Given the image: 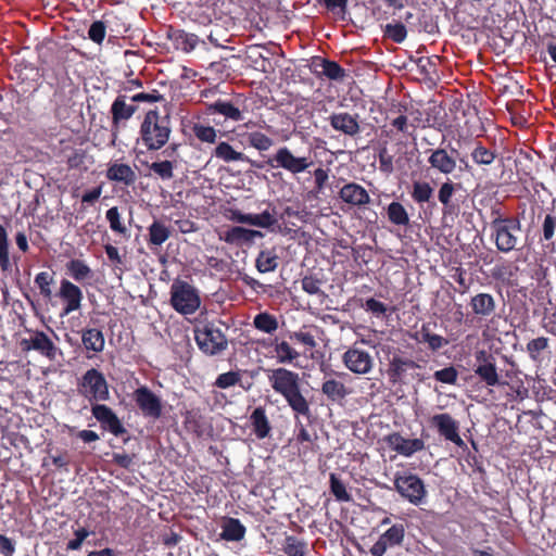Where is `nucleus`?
<instances>
[{"label":"nucleus","instance_id":"473e14b6","mask_svg":"<svg viewBox=\"0 0 556 556\" xmlns=\"http://www.w3.org/2000/svg\"><path fill=\"white\" fill-rule=\"evenodd\" d=\"M278 265L279 257L274 249H265L260 251L255 260V267L261 274L275 271Z\"/></svg>","mask_w":556,"mask_h":556},{"label":"nucleus","instance_id":"6e6d98bb","mask_svg":"<svg viewBox=\"0 0 556 556\" xmlns=\"http://www.w3.org/2000/svg\"><path fill=\"white\" fill-rule=\"evenodd\" d=\"M384 33L397 43L403 42L407 36L406 27L402 23L387 24Z\"/></svg>","mask_w":556,"mask_h":556},{"label":"nucleus","instance_id":"9d476101","mask_svg":"<svg viewBox=\"0 0 556 556\" xmlns=\"http://www.w3.org/2000/svg\"><path fill=\"white\" fill-rule=\"evenodd\" d=\"M267 164L273 168L280 167L292 175H298L307 170L313 165V161L309 156H295L290 149L281 147L267 161Z\"/></svg>","mask_w":556,"mask_h":556},{"label":"nucleus","instance_id":"4be33fe9","mask_svg":"<svg viewBox=\"0 0 556 556\" xmlns=\"http://www.w3.org/2000/svg\"><path fill=\"white\" fill-rule=\"evenodd\" d=\"M21 344L24 351L35 350L49 359L55 358L56 346L43 331H36L30 339H24Z\"/></svg>","mask_w":556,"mask_h":556},{"label":"nucleus","instance_id":"aec40b11","mask_svg":"<svg viewBox=\"0 0 556 556\" xmlns=\"http://www.w3.org/2000/svg\"><path fill=\"white\" fill-rule=\"evenodd\" d=\"M469 306L476 317L480 320H486L495 315L497 303L492 294L479 292L471 296Z\"/></svg>","mask_w":556,"mask_h":556},{"label":"nucleus","instance_id":"13d9d810","mask_svg":"<svg viewBox=\"0 0 556 556\" xmlns=\"http://www.w3.org/2000/svg\"><path fill=\"white\" fill-rule=\"evenodd\" d=\"M193 132L195 137L203 142L213 143L216 140V130L212 126L195 124L193 126Z\"/></svg>","mask_w":556,"mask_h":556},{"label":"nucleus","instance_id":"a19ab883","mask_svg":"<svg viewBox=\"0 0 556 556\" xmlns=\"http://www.w3.org/2000/svg\"><path fill=\"white\" fill-rule=\"evenodd\" d=\"M214 155L227 163L248 160L243 153L236 151L227 142L218 143L214 150Z\"/></svg>","mask_w":556,"mask_h":556},{"label":"nucleus","instance_id":"f257e3e1","mask_svg":"<svg viewBox=\"0 0 556 556\" xmlns=\"http://www.w3.org/2000/svg\"><path fill=\"white\" fill-rule=\"evenodd\" d=\"M267 378L273 390L281 395L294 414V417H312L311 405L301 390L300 375L285 367L267 370Z\"/></svg>","mask_w":556,"mask_h":556},{"label":"nucleus","instance_id":"7ed1b4c3","mask_svg":"<svg viewBox=\"0 0 556 556\" xmlns=\"http://www.w3.org/2000/svg\"><path fill=\"white\" fill-rule=\"evenodd\" d=\"M194 341L199 350L206 356H216L228 348V339L215 321H200L193 329Z\"/></svg>","mask_w":556,"mask_h":556},{"label":"nucleus","instance_id":"c03bdc74","mask_svg":"<svg viewBox=\"0 0 556 556\" xmlns=\"http://www.w3.org/2000/svg\"><path fill=\"white\" fill-rule=\"evenodd\" d=\"M174 42L177 49L184 52H191L198 45L199 38L194 34H189L182 30L175 33Z\"/></svg>","mask_w":556,"mask_h":556},{"label":"nucleus","instance_id":"680f3d73","mask_svg":"<svg viewBox=\"0 0 556 556\" xmlns=\"http://www.w3.org/2000/svg\"><path fill=\"white\" fill-rule=\"evenodd\" d=\"M295 418V441L299 444H312L313 443V435L309 433V431L306 429V427L302 424V421L299 419V417Z\"/></svg>","mask_w":556,"mask_h":556},{"label":"nucleus","instance_id":"39448f33","mask_svg":"<svg viewBox=\"0 0 556 556\" xmlns=\"http://www.w3.org/2000/svg\"><path fill=\"white\" fill-rule=\"evenodd\" d=\"M170 304L182 314L191 315L200 307L201 300L197 290L182 280L175 281L170 287Z\"/></svg>","mask_w":556,"mask_h":556},{"label":"nucleus","instance_id":"a18cd8bd","mask_svg":"<svg viewBox=\"0 0 556 556\" xmlns=\"http://www.w3.org/2000/svg\"><path fill=\"white\" fill-rule=\"evenodd\" d=\"M11 267L7 228L5 226L0 225V269L3 273H7L11 270Z\"/></svg>","mask_w":556,"mask_h":556},{"label":"nucleus","instance_id":"b1692460","mask_svg":"<svg viewBox=\"0 0 556 556\" xmlns=\"http://www.w3.org/2000/svg\"><path fill=\"white\" fill-rule=\"evenodd\" d=\"M331 127L346 136L354 137L359 130V124L357 122V115H351L349 113H333L329 117Z\"/></svg>","mask_w":556,"mask_h":556},{"label":"nucleus","instance_id":"e433bc0d","mask_svg":"<svg viewBox=\"0 0 556 556\" xmlns=\"http://www.w3.org/2000/svg\"><path fill=\"white\" fill-rule=\"evenodd\" d=\"M70 276L77 282L91 280L93 277L92 269L81 260L74 258L66 264Z\"/></svg>","mask_w":556,"mask_h":556},{"label":"nucleus","instance_id":"338daca9","mask_svg":"<svg viewBox=\"0 0 556 556\" xmlns=\"http://www.w3.org/2000/svg\"><path fill=\"white\" fill-rule=\"evenodd\" d=\"M106 218L112 230L122 235L127 232L126 227L121 222L118 211H106Z\"/></svg>","mask_w":556,"mask_h":556},{"label":"nucleus","instance_id":"0e129e2a","mask_svg":"<svg viewBox=\"0 0 556 556\" xmlns=\"http://www.w3.org/2000/svg\"><path fill=\"white\" fill-rule=\"evenodd\" d=\"M466 274L467 273L463 267H453L451 269L450 276L459 285L462 293L469 289V282L466 279Z\"/></svg>","mask_w":556,"mask_h":556},{"label":"nucleus","instance_id":"20e7f679","mask_svg":"<svg viewBox=\"0 0 556 556\" xmlns=\"http://www.w3.org/2000/svg\"><path fill=\"white\" fill-rule=\"evenodd\" d=\"M77 391L91 406L110 399L108 381L97 368H90L81 376L77 382Z\"/></svg>","mask_w":556,"mask_h":556},{"label":"nucleus","instance_id":"423d86ee","mask_svg":"<svg viewBox=\"0 0 556 556\" xmlns=\"http://www.w3.org/2000/svg\"><path fill=\"white\" fill-rule=\"evenodd\" d=\"M394 490L413 505H420L426 495L427 490L424 481L415 473L397 472L394 477Z\"/></svg>","mask_w":556,"mask_h":556},{"label":"nucleus","instance_id":"79ce46f5","mask_svg":"<svg viewBox=\"0 0 556 556\" xmlns=\"http://www.w3.org/2000/svg\"><path fill=\"white\" fill-rule=\"evenodd\" d=\"M54 274L50 271H40L35 277V285L40 291V294L46 300L52 298V286L54 285Z\"/></svg>","mask_w":556,"mask_h":556},{"label":"nucleus","instance_id":"1a4fd4ad","mask_svg":"<svg viewBox=\"0 0 556 556\" xmlns=\"http://www.w3.org/2000/svg\"><path fill=\"white\" fill-rule=\"evenodd\" d=\"M459 152L454 148H437L429 150L428 164L431 169L444 176L459 177L457 157Z\"/></svg>","mask_w":556,"mask_h":556},{"label":"nucleus","instance_id":"f03ea898","mask_svg":"<svg viewBox=\"0 0 556 556\" xmlns=\"http://www.w3.org/2000/svg\"><path fill=\"white\" fill-rule=\"evenodd\" d=\"M170 132L169 116H162L156 110L149 111L140 126L141 139L148 150L163 148L167 143Z\"/></svg>","mask_w":556,"mask_h":556},{"label":"nucleus","instance_id":"6ab92c4d","mask_svg":"<svg viewBox=\"0 0 556 556\" xmlns=\"http://www.w3.org/2000/svg\"><path fill=\"white\" fill-rule=\"evenodd\" d=\"M320 392L327 402L332 405H342L351 390L332 375L325 376L320 386Z\"/></svg>","mask_w":556,"mask_h":556},{"label":"nucleus","instance_id":"0eeeda50","mask_svg":"<svg viewBox=\"0 0 556 556\" xmlns=\"http://www.w3.org/2000/svg\"><path fill=\"white\" fill-rule=\"evenodd\" d=\"M495 229L496 248L504 253L513 251L518 243V236L521 232L520 220L518 218H495L493 220Z\"/></svg>","mask_w":556,"mask_h":556},{"label":"nucleus","instance_id":"2eb2a0df","mask_svg":"<svg viewBox=\"0 0 556 556\" xmlns=\"http://www.w3.org/2000/svg\"><path fill=\"white\" fill-rule=\"evenodd\" d=\"M430 424L437 428L439 434L446 441L454 443L458 447L465 446V442L459 435V424L450 414H435L431 417Z\"/></svg>","mask_w":556,"mask_h":556},{"label":"nucleus","instance_id":"a211bd4d","mask_svg":"<svg viewBox=\"0 0 556 556\" xmlns=\"http://www.w3.org/2000/svg\"><path fill=\"white\" fill-rule=\"evenodd\" d=\"M386 442L389 447L397 454L410 457L415 453L425 450V442L422 439H405L400 432H392L386 437Z\"/></svg>","mask_w":556,"mask_h":556},{"label":"nucleus","instance_id":"09e8293b","mask_svg":"<svg viewBox=\"0 0 556 556\" xmlns=\"http://www.w3.org/2000/svg\"><path fill=\"white\" fill-rule=\"evenodd\" d=\"M248 142L258 151H266L274 144L271 138L260 131H253L249 134Z\"/></svg>","mask_w":556,"mask_h":556},{"label":"nucleus","instance_id":"49530a36","mask_svg":"<svg viewBox=\"0 0 556 556\" xmlns=\"http://www.w3.org/2000/svg\"><path fill=\"white\" fill-rule=\"evenodd\" d=\"M169 237L168 228L160 222H154L149 227V242L153 245H161Z\"/></svg>","mask_w":556,"mask_h":556},{"label":"nucleus","instance_id":"8fccbe9b","mask_svg":"<svg viewBox=\"0 0 556 556\" xmlns=\"http://www.w3.org/2000/svg\"><path fill=\"white\" fill-rule=\"evenodd\" d=\"M460 189H462L460 182H454L450 178H447V180L445 182H443L442 186L440 187L438 198L443 205H447L450 203V200H451L453 193L456 190H460Z\"/></svg>","mask_w":556,"mask_h":556},{"label":"nucleus","instance_id":"a878e982","mask_svg":"<svg viewBox=\"0 0 556 556\" xmlns=\"http://www.w3.org/2000/svg\"><path fill=\"white\" fill-rule=\"evenodd\" d=\"M340 198L351 205H364L369 202L367 190L358 184L350 182L340 190Z\"/></svg>","mask_w":556,"mask_h":556},{"label":"nucleus","instance_id":"f3484780","mask_svg":"<svg viewBox=\"0 0 556 556\" xmlns=\"http://www.w3.org/2000/svg\"><path fill=\"white\" fill-rule=\"evenodd\" d=\"M405 538V528L402 523H395L384 531L370 547L372 556H383L389 548L402 545Z\"/></svg>","mask_w":556,"mask_h":556},{"label":"nucleus","instance_id":"ddd939ff","mask_svg":"<svg viewBox=\"0 0 556 556\" xmlns=\"http://www.w3.org/2000/svg\"><path fill=\"white\" fill-rule=\"evenodd\" d=\"M132 400L146 418L159 419L162 416V401L147 386H141L132 392Z\"/></svg>","mask_w":556,"mask_h":556},{"label":"nucleus","instance_id":"de8ad7c7","mask_svg":"<svg viewBox=\"0 0 556 556\" xmlns=\"http://www.w3.org/2000/svg\"><path fill=\"white\" fill-rule=\"evenodd\" d=\"M318 66L321 67V74L333 80H341L345 76L344 70L336 62L319 60Z\"/></svg>","mask_w":556,"mask_h":556},{"label":"nucleus","instance_id":"4468645a","mask_svg":"<svg viewBox=\"0 0 556 556\" xmlns=\"http://www.w3.org/2000/svg\"><path fill=\"white\" fill-rule=\"evenodd\" d=\"M56 295L63 304L62 312L60 314L61 317H65L81 308L84 294L81 289L74 282L67 279H62Z\"/></svg>","mask_w":556,"mask_h":556},{"label":"nucleus","instance_id":"bb28decb","mask_svg":"<svg viewBox=\"0 0 556 556\" xmlns=\"http://www.w3.org/2000/svg\"><path fill=\"white\" fill-rule=\"evenodd\" d=\"M106 177L111 181L124 184L126 186L132 185L136 179V173L134 169L124 163H112L106 169Z\"/></svg>","mask_w":556,"mask_h":556},{"label":"nucleus","instance_id":"774afa93","mask_svg":"<svg viewBox=\"0 0 556 556\" xmlns=\"http://www.w3.org/2000/svg\"><path fill=\"white\" fill-rule=\"evenodd\" d=\"M556 229V217L552 215H546L543 223V238L546 241H551L554 237Z\"/></svg>","mask_w":556,"mask_h":556},{"label":"nucleus","instance_id":"c9c22d12","mask_svg":"<svg viewBox=\"0 0 556 556\" xmlns=\"http://www.w3.org/2000/svg\"><path fill=\"white\" fill-rule=\"evenodd\" d=\"M549 348V340L546 337H539L527 343V353L529 357L536 364L541 365L545 359L544 352Z\"/></svg>","mask_w":556,"mask_h":556},{"label":"nucleus","instance_id":"f704fd0d","mask_svg":"<svg viewBox=\"0 0 556 556\" xmlns=\"http://www.w3.org/2000/svg\"><path fill=\"white\" fill-rule=\"evenodd\" d=\"M255 236H261V232L235 226L227 229L223 238L230 244H241L252 241Z\"/></svg>","mask_w":556,"mask_h":556},{"label":"nucleus","instance_id":"37998d69","mask_svg":"<svg viewBox=\"0 0 556 556\" xmlns=\"http://www.w3.org/2000/svg\"><path fill=\"white\" fill-rule=\"evenodd\" d=\"M330 492L338 502H351L352 496L348 492L343 481L336 475L330 473L329 476Z\"/></svg>","mask_w":556,"mask_h":556},{"label":"nucleus","instance_id":"4c0bfd02","mask_svg":"<svg viewBox=\"0 0 556 556\" xmlns=\"http://www.w3.org/2000/svg\"><path fill=\"white\" fill-rule=\"evenodd\" d=\"M238 220L258 227H271L277 223L276 217L269 214V211H263L261 214H238Z\"/></svg>","mask_w":556,"mask_h":556},{"label":"nucleus","instance_id":"393cba45","mask_svg":"<svg viewBox=\"0 0 556 556\" xmlns=\"http://www.w3.org/2000/svg\"><path fill=\"white\" fill-rule=\"evenodd\" d=\"M250 424L253 433L258 440H263L270 434L271 425L266 415V409L264 406H257L254 408L250 415Z\"/></svg>","mask_w":556,"mask_h":556},{"label":"nucleus","instance_id":"2f4dec72","mask_svg":"<svg viewBox=\"0 0 556 556\" xmlns=\"http://www.w3.org/2000/svg\"><path fill=\"white\" fill-rule=\"evenodd\" d=\"M271 346L279 364H293L301 355L289 342L278 338L274 339Z\"/></svg>","mask_w":556,"mask_h":556},{"label":"nucleus","instance_id":"864d4df0","mask_svg":"<svg viewBox=\"0 0 556 556\" xmlns=\"http://www.w3.org/2000/svg\"><path fill=\"white\" fill-rule=\"evenodd\" d=\"M240 380H241L240 372L228 371V372L220 374L216 378L214 386L219 389H227V388L236 386L237 383L240 382Z\"/></svg>","mask_w":556,"mask_h":556},{"label":"nucleus","instance_id":"f8f14e48","mask_svg":"<svg viewBox=\"0 0 556 556\" xmlns=\"http://www.w3.org/2000/svg\"><path fill=\"white\" fill-rule=\"evenodd\" d=\"M342 363L351 372L361 376L369 374L374 368V358L370 353L356 344L342 354Z\"/></svg>","mask_w":556,"mask_h":556},{"label":"nucleus","instance_id":"412c9836","mask_svg":"<svg viewBox=\"0 0 556 556\" xmlns=\"http://www.w3.org/2000/svg\"><path fill=\"white\" fill-rule=\"evenodd\" d=\"M137 111V106L134 104L126 103V97L125 96H118L112 106H111V113H112V144H115V140L117 138V132L119 129V123L122 121L129 119Z\"/></svg>","mask_w":556,"mask_h":556},{"label":"nucleus","instance_id":"5fc2aeb1","mask_svg":"<svg viewBox=\"0 0 556 556\" xmlns=\"http://www.w3.org/2000/svg\"><path fill=\"white\" fill-rule=\"evenodd\" d=\"M471 156L472 160L479 165H490L495 159L494 152L482 146L476 147L471 153Z\"/></svg>","mask_w":556,"mask_h":556},{"label":"nucleus","instance_id":"603ef678","mask_svg":"<svg viewBox=\"0 0 556 556\" xmlns=\"http://www.w3.org/2000/svg\"><path fill=\"white\" fill-rule=\"evenodd\" d=\"M302 289L311 295L316 294H324L321 291V279L313 276V275H306L301 280Z\"/></svg>","mask_w":556,"mask_h":556},{"label":"nucleus","instance_id":"cd10ccee","mask_svg":"<svg viewBox=\"0 0 556 556\" xmlns=\"http://www.w3.org/2000/svg\"><path fill=\"white\" fill-rule=\"evenodd\" d=\"M208 112L211 114H220L225 119L232 122H242L244 119V113L238 105L230 101L217 100L210 104Z\"/></svg>","mask_w":556,"mask_h":556},{"label":"nucleus","instance_id":"58836bf2","mask_svg":"<svg viewBox=\"0 0 556 556\" xmlns=\"http://www.w3.org/2000/svg\"><path fill=\"white\" fill-rule=\"evenodd\" d=\"M253 326L255 329L268 334L274 333L279 327L277 318L267 312H262L255 315L253 318Z\"/></svg>","mask_w":556,"mask_h":556},{"label":"nucleus","instance_id":"5701e85b","mask_svg":"<svg viewBox=\"0 0 556 556\" xmlns=\"http://www.w3.org/2000/svg\"><path fill=\"white\" fill-rule=\"evenodd\" d=\"M178 144H170L162 154H165L169 160H157L149 165V169L162 180H169L174 177V168L177 167L175 159Z\"/></svg>","mask_w":556,"mask_h":556},{"label":"nucleus","instance_id":"c85d7f7f","mask_svg":"<svg viewBox=\"0 0 556 556\" xmlns=\"http://www.w3.org/2000/svg\"><path fill=\"white\" fill-rule=\"evenodd\" d=\"M412 338L419 343H427L428 348L433 352L448 344L447 339L440 334L432 333L428 324H424L420 330L416 331Z\"/></svg>","mask_w":556,"mask_h":556},{"label":"nucleus","instance_id":"c756f323","mask_svg":"<svg viewBox=\"0 0 556 556\" xmlns=\"http://www.w3.org/2000/svg\"><path fill=\"white\" fill-rule=\"evenodd\" d=\"M245 532L247 529L239 519L227 517L222 523L220 538L228 542H238L244 538Z\"/></svg>","mask_w":556,"mask_h":556},{"label":"nucleus","instance_id":"9b49d317","mask_svg":"<svg viewBox=\"0 0 556 556\" xmlns=\"http://www.w3.org/2000/svg\"><path fill=\"white\" fill-rule=\"evenodd\" d=\"M418 368H420V365L415 361L400 354H393L387 368L388 380L393 386L404 384L408 377L415 378L413 371Z\"/></svg>","mask_w":556,"mask_h":556},{"label":"nucleus","instance_id":"e2e57ef3","mask_svg":"<svg viewBox=\"0 0 556 556\" xmlns=\"http://www.w3.org/2000/svg\"><path fill=\"white\" fill-rule=\"evenodd\" d=\"M363 307L367 312H370L372 315H375L377 317L386 316V314L388 312L387 305L384 303L374 299V298H370V299L366 300V302L363 305Z\"/></svg>","mask_w":556,"mask_h":556},{"label":"nucleus","instance_id":"6e6552de","mask_svg":"<svg viewBox=\"0 0 556 556\" xmlns=\"http://www.w3.org/2000/svg\"><path fill=\"white\" fill-rule=\"evenodd\" d=\"M473 372L486 387L501 384V375L497 370L496 357L486 350L475 352Z\"/></svg>","mask_w":556,"mask_h":556},{"label":"nucleus","instance_id":"ea45409f","mask_svg":"<svg viewBox=\"0 0 556 556\" xmlns=\"http://www.w3.org/2000/svg\"><path fill=\"white\" fill-rule=\"evenodd\" d=\"M281 549L287 556H306L307 555L306 542L298 539L294 535L286 536Z\"/></svg>","mask_w":556,"mask_h":556},{"label":"nucleus","instance_id":"69168bd1","mask_svg":"<svg viewBox=\"0 0 556 556\" xmlns=\"http://www.w3.org/2000/svg\"><path fill=\"white\" fill-rule=\"evenodd\" d=\"M290 340L301 343L313 349L316 346V341L313 334L304 331H295L290 334Z\"/></svg>","mask_w":556,"mask_h":556},{"label":"nucleus","instance_id":"4d7b16f0","mask_svg":"<svg viewBox=\"0 0 556 556\" xmlns=\"http://www.w3.org/2000/svg\"><path fill=\"white\" fill-rule=\"evenodd\" d=\"M106 26L102 21L93 22L88 30V37L97 45H101L105 38Z\"/></svg>","mask_w":556,"mask_h":556},{"label":"nucleus","instance_id":"72a5a7b5","mask_svg":"<svg viewBox=\"0 0 556 556\" xmlns=\"http://www.w3.org/2000/svg\"><path fill=\"white\" fill-rule=\"evenodd\" d=\"M81 341L86 350L100 353L104 350V334L100 329L88 328L83 331Z\"/></svg>","mask_w":556,"mask_h":556},{"label":"nucleus","instance_id":"7c9ffc66","mask_svg":"<svg viewBox=\"0 0 556 556\" xmlns=\"http://www.w3.org/2000/svg\"><path fill=\"white\" fill-rule=\"evenodd\" d=\"M518 266L513 262H502L492 268V277L507 286H514L517 281Z\"/></svg>","mask_w":556,"mask_h":556},{"label":"nucleus","instance_id":"dca6fc26","mask_svg":"<svg viewBox=\"0 0 556 556\" xmlns=\"http://www.w3.org/2000/svg\"><path fill=\"white\" fill-rule=\"evenodd\" d=\"M92 416L100 422L101 428L111 432L115 437H122L127 433V429L122 424L115 412L105 404H94L91 406Z\"/></svg>","mask_w":556,"mask_h":556},{"label":"nucleus","instance_id":"3c124183","mask_svg":"<svg viewBox=\"0 0 556 556\" xmlns=\"http://www.w3.org/2000/svg\"><path fill=\"white\" fill-rule=\"evenodd\" d=\"M433 378L441 383L454 386L457 382L458 371L454 366L451 365L434 371Z\"/></svg>","mask_w":556,"mask_h":556},{"label":"nucleus","instance_id":"052dcab7","mask_svg":"<svg viewBox=\"0 0 556 556\" xmlns=\"http://www.w3.org/2000/svg\"><path fill=\"white\" fill-rule=\"evenodd\" d=\"M92 532L89 531L85 527H79L74 530L75 538L70 540L66 545V549L68 551H77L81 547L84 541L91 534Z\"/></svg>","mask_w":556,"mask_h":556},{"label":"nucleus","instance_id":"bf43d9fd","mask_svg":"<svg viewBox=\"0 0 556 556\" xmlns=\"http://www.w3.org/2000/svg\"><path fill=\"white\" fill-rule=\"evenodd\" d=\"M433 194V189L428 182H416L414 185L413 197L419 202H428Z\"/></svg>","mask_w":556,"mask_h":556}]
</instances>
